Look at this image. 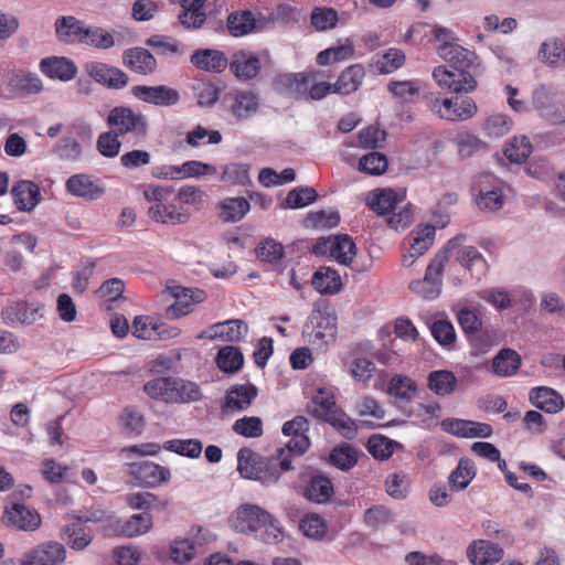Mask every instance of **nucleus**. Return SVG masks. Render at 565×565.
Listing matches in <instances>:
<instances>
[{
  "label": "nucleus",
  "mask_w": 565,
  "mask_h": 565,
  "mask_svg": "<svg viewBox=\"0 0 565 565\" xmlns=\"http://www.w3.org/2000/svg\"><path fill=\"white\" fill-rule=\"evenodd\" d=\"M201 545L198 537L175 540L171 545V558L179 564L188 563L194 557Z\"/></svg>",
  "instance_id": "50"
},
{
  "label": "nucleus",
  "mask_w": 565,
  "mask_h": 565,
  "mask_svg": "<svg viewBox=\"0 0 565 565\" xmlns=\"http://www.w3.org/2000/svg\"><path fill=\"white\" fill-rule=\"evenodd\" d=\"M173 377H157L148 381L143 390L146 394L164 403H173Z\"/></svg>",
  "instance_id": "48"
},
{
  "label": "nucleus",
  "mask_w": 565,
  "mask_h": 565,
  "mask_svg": "<svg viewBox=\"0 0 565 565\" xmlns=\"http://www.w3.org/2000/svg\"><path fill=\"white\" fill-rule=\"evenodd\" d=\"M470 354L478 356L488 353L494 345L498 344V337L494 331L483 330L475 332L470 339Z\"/></svg>",
  "instance_id": "58"
},
{
  "label": "nucleus",
  "mask_w": 565,
  "mask_h": 565,
  "mask_svg": "<svg viewBox=\"0 0 565 565\" xmlns=\"http://www.w3.org/2000/svg\"><path fill=\"white\" fill-rule=\"evenodd\" d=\"M248 333V327L241 319L226 320L210 326L198 335V339L222 340L225 342H238Z\"/></svg>",
  "instance_id": "14"
},
{
  "label": "nucleus",
  "mask_w": 565,
  "mask_h": 565,
  "mask_svg": "<svg viewBox=\"0 0 565 565\" xmlns=\"http://www.w3.org/2000/svg\"><path fill=\"white\" fill-rule=\"evenodd\" d=\"M478 195L477 206L482 212H495L503 207L505 196L502 183L490 174L480 175L476 182Z\"/></svg>",
  "instance_id": "9"
},
{
  "label": "nucleus",
  "mask_w": 565,
  "mask_h": 565,
  "mask_svg": "<svg viewBox=\"0 0 565 565\" xmlns=\"http://www.w3.org/2000/svg\"><path fill=\"white\" fill-rule=\"evenodd\" d=\"M191 63L203 71L222 73L228 64L225 54L217 50H198L191 56Z\"/></svg>",
  "instance_id": "32"
},
{
  "label": "nucleus",
  "mask_w": 565,
  "mask_h": 565,
  "mask_svg": "<svg viewBox=\"0 0 565 565\" xmlns=\"http://www.w3.org/2000/svg\"><path fill=\"white\" fill-rule=\"evenodd\" d=\"M259 108V96L252 90H238L231 105V113L238 120H246L254 116Z\"/></svg>",
  "instance_id": "35"
},
{
  "label": "nucleus",
  "mask_w": 565,
  "mask_h": 565,
  "mask_svg": "<svg viewBox=\"0 0 565 565\" xmlns=\"http://www.w3.org/2000/svg\"><path fill=\"white\" fill-rule=\"evenodd\" d=\"M130 473L140 484L149 488H156L168 482L171 475L168 468L152 461L131 463Z\"/></svg>",
  "instance_id": "18"
},
{
  "label": "nucleus",
  "mask_w": 565,
  "mask_h": 565,
  "mask_svg": "<svg viewBox=\"0 0 565 565\" xmlns=\"http://www.w3.org/2000/svg\"><path fill=\"white\" fill-rule=\"evenodd\" d=\"M436 51L444 61L450 63L455 68H465L472 63L473 53L462 47L457 41L447 44H439Z\"/></svg>",
  "instance_id": "39"
},
{
  "label": "nucleus",
  "mask_w": 565,
  "mask_h": 565,
  "mask_svg": "<svg viewBox=\"0 0 565 565\" xmlns=\"http://www.w3.org/2000/svg\"><path fill=\"white\" fill-rule=\"evenodd\" d=\"M405 63V54L399 49H388L385 53L376 55L375 66L382 74H391Z\"/></svg>",
  "instance_id": "52"
},
{
  "label": "nucleus",
  "mask_w": 565,
  "mask_h": 565,
  "mask_svg": "<svg viewBox=\"0 0 565 565\" xmlns=\"http://www.w3.org/2000/svg\"><path fill=\"white\" fill-rule=\"evenodd\" d=\"M365 201L372 211L388 216L396 209L398 198L391 189H376L367 193Z\"/></svg>",
  "instance_id": "36"
},
{
  "label": "nucleus",
  "mask_w": 565,
  "mask_h": 565,
  "mask_svg": "<svg viewBox=\"0 0 565 565\" xmlns=\"http://www.w3.org/2000/svg\"><path fill=\"white\" fill-rule=\"evenodd\" d=\"M192 89L198 104L201 107H211L218 99V88L209 81L198 79L193 83Z\"/></svg>",
  "instance_id": "59"
},
{
  "label": "nucleus",
  "mask_w": 565,
  "mask_h": 565,
  "mask_svg": "<svg viewBox=\"0 0 565 565\" xmlns=\"http://www.w3.org/2000/svg\"><path fill=\"white\" fill-rule=\"evenodd\" d=\"M387 158L383 153L373 151L360 159L358 169L370 175H381L387 170Z\"/></svg>",
  "instance_id": "57"
},
{
  "label": "nucleus",
  "mask_w": 565,
  "mask_h": 565,
  "mask_svg": "<svg viewBox=\"0 0 565 565\" xmlns=\"http://www.w3.org/2000/svg\"><path fill=\"white\" fill-rule=\"evenodd\" d=\"M467 557L473 565H490L503 557V550L487 540H476L467 548Z\"/></svg>",
  "instance_id": "23"
},
{
  "label": "nucleus",
  "mask_w": 565,
  "mask_h": 565,
  "mask_svg": "<svg viewBox=\"0 0 565 565\" xmlns=\"http://www.w3.org/2000/svg\"><path fill=\"white\" fill-rule=\"evenodd\" d=\"M356 248L349 235L337 236L331 243L330 255L341 265H350L354 259Z\"/></svg>",
  "instance_id": "45"
},
{
  "label": "nucleus",
  "mask_w": 565,
  "mask_h": 565,
  "mask_svg": "<svg viewBox=\"0 0 565 565\" xmlns=\"http://www.w3.org/2000/svg\"><path fill=\"white\" fill-rule=\"evenodd\" d=\"M66 548L55 541L43 542L24 553V565H63Z\"/></svg>",
  "instance_id": "12"
},
{
  "label": "nucleus",
  "mask_w": 565,
  "mask_h": 565,
  "mask_svg": "<svg viewBox=\"0 0 565 565\" xmlns=\"http://www.w3.org/2000/svg\"><path fill=\"white\" fill-rule=\"evenodd\" d=\"M227 66L239 79L254 78L260 71V61L252 52L238 51L233 54Z\"/></svg>",
  "instance_id": "25"
},
{
  "label": "nucleus",
  "mask_w": 565,
  "mask_h": 565,
  "mask_svg": "<svg viewBox=\"0 0 565 565\" xmlns=\"http://www.w3.org/2000/svg\"><path fill=\"white\" fill-rule=\"evenodd\" d=\"M436 235V228L433 225H425L414 230L411 233L409 249L413 256L420 257L433 245Z\"/></svg>",
  "instance_id": "47"
},
{
  "label": "nucleus",
  "mask_w": 565,
  "mask_h": 565,
  "mask_svg": "<svg viewBox=\"0 0 565 565\" xmlns=\"http://www.w3.org/2000/svg\"><path fill=\"white\" fill-rule=\"evenodd\" d=\"M428 387L437 395L446 396L457 387V379L447 370L433 371L428 375Z\"/></svg>",
  "instance_id": "44"
},
{
  "label": "nucleus",
  "mask_w": 565,
  "mask_h": 565,
  "mask_svg": "<svg viewBox=\"0 0 565 565\" xmlns=\"http://www.w3.org/2000/svg\"><path fill=\"white\" fill-rule=\"evenodd\" d=\"M529 399L533 406L550 414H556L564 408L562 395L551 387L532 388Z\"/></svg>",
  "instance_id": "29"
},
{
  "label": "nucleus",
  "mask_w": 565,
  "mask_h": 565,
  "mask_svg": "<svg viewBox=\"0 0 565 565\" xmlns=\"http://www.w3.org/2000/svg\"><path fill=\"white\" fill-rule=\"evenodd\" d=\"M249 202L244 198H228L221 204V217L225 222H238L249 211Z\"/></svg>",
  "instance_id": "51"
},
{
  "label": "nucleus",
  "mask_w": 565,
  "mask_h": 565,
  "mask_svg": "<svg viewBox=\"0 0 565 565\" xmlns=\"http://www.w3.org/2000/svg\"><path fill=\"white\" fill-rule=\"evenodd\" d=\"M333 493L331 481L322 476H315L305 489V497L315 503H324L330 500Z\"/></svg>",
  "instance_id": "43"
},
{
  "label": "nucleus",
  "mask_w": 565,
  "mask_h": 565,
  "mask_svg": "<svg viewBox=\"0 0 565 565\" xmlns=\"http://www.w3.org/2000/svg\"><path fill=\"white\" fill-rule=\"evenodd\" d=\"M40 71L51 79L70 82L75 78L77 67L73 61L63 56H50L41 60Z\"/></svg>",
  "instance_id": "22"
},
{
  "label": "nucleus",
  "mask_w": 565,
  "mask_h": 565,
  "mask_svg": "<svg viewBox=\"0 0 565 565\" xmlns=\"http://www.w3.org/2000/svg\"><path fill=\"white\" fill-rule=\"evenodd\" d=\"M82 43L97 49L107 50L114 46L115 41L113 35L106 30L98 26H86Z\"/></svg>",
  "instance_id": "63"
},
{
  "label": "nucleus",
  "mask_w": 565,
  "mask_h": 565,
  "mask_svg": "<svg viewBox=\"0 0 565 565\" xmlns=\"http://www.w3.org/2000/svg\"><path fill=\"white\" fill-rule=\"evenodd\" d=\"M520 366L521 356L512 349H501L492 359V372L499 377L514 375Z\"/></svg>",
  "instance_id": "37"
},
{
  "label": "nucleus",
  "mask_w": 565,
  "mask_h": 565,
  "mask_svg": "<svg viewBox=\"0 0 565 565\" xmlns=\"http://www.w3.org/2000/svg\"><path fill=\"white\" fill-rule=\"evenodd\" d=\"M335 334V319L321 310H313L302 328L305 342L319 350L333 343Z\"/></svg>",
  "instance_id": "5"
},
{
  "label": "nucleus",
  "mask_w": 565,
  "mask_h": 565,
  "mask_svg": "<svg viewBox=\"0 0 565 565\" xmlns=\"http://www.w3.org/2000/svg\"><path fill=\"white\" fill-rule=\"evenodd\" d=\"M446 264L447 250L438 252L427 266L424 278L411 282V290L422 298L436 299L441 291V277Z\"/></svg>",
  "instance_id": "6"
},
{
  "label": "nucleus",
  "mask_w": 565,
  "mask_h": 565,
  "mask_svg": "<svg viewBox=\"0 0 565 565\" xmlns=\"http://www.w3.org/2000/svg\"><path fill=\"white\" fill-rule=\"evenodd\" d=\"M124 64L131 71L148 75L157 68V61L153 55L143 47H132L124 52Z\"/></svg>",
  "instance_id": "31"
},
{
  "label": "nucleus",
  "mask_w": 565,
  "mask_h": 565,
  "mask_svg": "<svg viewBox=\"0 0 565 565\" xmlns=\"http://www.w3.org/2000/svg\"><path fill=\"white\" fill-rule=\"evenodd\" d=\"M307 411L313 417L327 422L338 411L332 392L327 388L317 390Z\"/></svg>",
  "instance_id": "33"
},
{
  "label": "nucleus",
  "mask_w": 565,
  "mask_h": 565,
  "mask_svg": "<svg viewBox=\"0 0 565 565\" xmlns=\"http://www.w3.org/2000/svg\"><path fill=\"white\" fill-rule=\"evenodd\" d=\"M237 471L243 478L260 481L265 486L275 484L280 478L276 461L268 460L249 448L238 450Z\"/></svg>",
  "instance_id": "2"
},
{
  "label": "nucleus",
  "mask_w": 565,
  "mask_h": 565,
  "mask_svg": "<svg viewBox=\"0 0 565 565\" xmlns=\"http://www.w3.org/2000/svg\"><path fill=\"white\" fill-rule=\"evenodd\" d=\"M3 522L22 531H35L41 525V516L36 510L21 503H14L6 508Z\"/></svg>",
  "instance_id": "16"
},
{
  "label": "nucleus",
  "mask_w": 565,
  "mask_h": 565,
  "mask_svg": "<svg viewBox=\"0 0 565 565\" xmlns=\"http://www.w3.org/2000/svg\"><path fill=\"white\" fill-rule=\"evenodd\" d=\"M173 403L195 402L201 398L198 384L182 379H173Z\"/></svg>",
  "instance_id": "56"
},
{
  "label": "nucleus",
  "mask_w": 565,
  "mask_h": 565,
  "mask_svg": "<svg viewBox=\"0 0 565 565\" xmlns=\"http://www.w3.org/2000/svg\"><path fill=\"white\" fill-rule=\"evenodd\" d=\"M537 58L552 68L565 66V42L557 36L544 40L537 51Z\"/></svg>",
  "instance_id": "27"
},
{
  "label": "nucleus",
  "mask_w": 565,
  "mask_h": 565,
  "mask_svg": "<svg viewBox=\"0 0 565 565\" xmlns=\"http://www.w3.org/2000/svg\"><path fill=\"white\" fill-rule=\"evenodd\" d=\"M43 307L24 301H10L1 310L2 322L9 327L30 326L43 317Z\"/></svg>",
  "instance_id": "11"
},
{
  "label": "nucleus",
  "mask_w": 565,
  "mask_h": 565,
  "mask_svg": "<svg viewBox=\"0 0 565 565\" xmlns=\"http://www.w3.org/2000/svg\"><path fill=\"white\" fill-rule=\"evenodd\" d=\"M107 125L120 137L130 135L138 140H143L148 135L147 117L126 106L113 108L108 114Z\"/></svg>",
  "instance_id": "4"
},
{
  "label": "nucleus",
  "mask_w": 565,
  "mask_h": 565,
  "mask_svg": "<svg viewBox=\"0 0 565 565\" xmlns=\"http://www.w3.org/2000/svg\"><path fill=\"white\" fill-rule=\"evenodd\" d=\"M532 152V145L525 136L513 137L504 148L505 157L514 163L524 162Z\"/></svg>",
  "instance_id": "55"
},
{
  "label": "nucleus",
  "mask_w": 565,
  "mask_h": 565,
  "mask_svg": "<svg viewBox=\"0 0 565 565\" xmlns=\"http://www.w3.org/2000/svg\"><path fill=\"white\" fill-rule=\"evenodd\" d=\"M148 213L151 220L162 224H184L190 220V213L175 205L153 204Z\"/></svg>",
  "instance_id": "38"
},
{
  "label": "nucleus",
  "mask_w": 565,
  "mask_h": 565,
  "mask_svg": "<svg viewBox=\"0 0 565 565\" xmlns=\"http://www.w3.org/2000/svg\"><path fill=\"white\" fill-rule=\"evenodd\" d=\"M131 93L136 98L156 106H173L180 100L178 90L164 85H137L132 87Z\"/></svg>",
  "instance_id": "17"
},
{
  "label": "nucleus",
  "mask_w": 565,
  "mask_h": 565,
  "mask_svg": "<svg viewBox=\"0 0 565 565\" xmlns=\"http://www.w3.org/2000/svg\"><path fill=\"white\" fill-rule=\"evenodd\" d=\"M132 334L142 340H166L179 334L175 328L163 323H152L148 317H136L132 321Z\"/></svg>",
  "instance_id": "21"
},
{
  "label": "nucleus",
  "mask_w": 565,
  "mask_h": 565,
  "mask_svg": "<svg viewBox=\"0 0 565 565\" xmlns=\"http://www.w3.org/2000/svg\"><path fill=\"white\" fill-rule=\"evenodd\" d=\"M354 53L353 43L345 40L343 43L326 49L317 55L319 65H330L349 60Z\"/></svg>",
  "instance_id": "49"
},
{
  "label": "nucleus",
  "mask_w": 565,
  "mask_h": 565,
  "mask_svg": "<svg viewBox=\"0 0 565 565\" xmlns=\"http://www.w3.org/2000/svg\"><path fill=\"white\" fill-rule=\"evenodd\" d=\"M330 461L341 470H349L356 465V451L349 445H341L331 451Z\"/></svg>",
  "instance_id": "64"
},
{
  "label": "nucleus",
  "mask_w": 565,
  "mask_h": 565,
  "mask_svg": "<svg viewBox=\"0 0 565 565\" xmlns=\"http://www.w3.org/2000/svg\"><path fill=\"white\" fill-rule=\"evenodd\" d=\"M311 284L321 295H334L339 292L342 287L339 274L329 267L317 270L312 276Z\"/></svg>",
  "instance_id": "41"
},
{
  "label": "nucleus",
  "mask_w": 565,
  "mask_h": 565,
  "mask_svg": "<svg viewBox=\"0 0 565 565\" xmlns=\"http://www.w3.org/2000/svg\"><path fill=\"white\" fill-rule=\"evenodd\" d=\"M14 204L20 211L31 212L40 202V188L32 181L21 180L11 190Z\"/></svg>",
  "instance_id": "28"
},
{
  "label": "nucleus",
  "mask_w": 565,
  "mask_h": 565,
  "mask_svg": "<svg viewBox=\"0 0 565 565\" xmlns=\"http://www.w3.org/2000/svg\"><path fill=\"white\" fill-rule=\"evenodd\" d=\"M441 97L440 93H429L426 95V105L428 109L438 118L448 121H465L472 118L478 107L472 98Z\"/></svg>",
  "instance_id": "1"
},
{
  "label": "nucleus",
  "mask_w": 565,
  "mask_h": 565,
  "mask_svg": "<svg viewBox=\"0 0 565 565\" xmlns=\"http://www.w3.org/2000/svg\"><path fill=\"white\" fill-rule=\"evenodd\" d=\"M285 535L280 521L271 513L266 511L262 521V529L256 533V537L268 544H277L282 541Z\"/></svg>",
  "instance_id": "46"
},
{
  "label": "nucleus",
  "mask_w": 565,
  "mask_h": 565,
  "mask_svg": "<svg viewBox=\"0 0 565 565\" xmlns=\"http://www.w3.org/2000/svg\"><path fill=\"white\" fill-rule=\"evenodd\" d=\"M322 78V72L309 71L281 75L278 77V84L295 94L308 89L311 99L320 100L329 94H335L332 84Z\"/></svg>",
  "instance_id": "3"
},
{
  "label": "nucleus",
  "mask_w": 565,
  "mask_h": 565,
  "mask_svg": "<svg viewBox=\"0 0 565 565\" xmlns=\"http://www.w3.org/2000/svg\"><path fill=\"white\" fill-rule=\"evenodd\" d=\"M433 78L438 87L448 93H469L477 87V81L465 68L449 71L447 67L439 65L433 70Z\"/></svg>",
  "instance_id": "8"
},
{
  "label": "nucleus",
  "mask_w": 565,
  "mask_h": 565,
  "mask_svg": "<svg viewBox=\"0 0 565 565\" xmlns=\"http://www.w3.org/2000/svg\"><path fill=\"white\" fill-rule=\"evenodd\" d=\"M476 476V467L469 458H461L457 468L449 475L448 481L451 490L466 489Z\"/></svg>",
  "instance_id": "42"
},
{
  "label": "nucleus",
  "mask_w": 565,
  "mask_h": 565,
  "mask_svg": "<svg viewBox=\"0 0 565 565\" xmlns=\"http://www.w3.org/2000/svg\"><path fill=\"white\" fill-rule=\"evenodd\" d=\"M55 156L64 161L75 162L81 159L83 149L73 137H63L54 148Z\"/></svg>",
  "instance_id": "61"
},
{
  "label": "nucleus",
  "mask_w": 565,
  "mask_h": 565,
  "mask_svg": "<svg viewBox=\"0 0 565 565\" xmlns=\"http://www.w3.org/2000/svg\"><path fill=\"white\" fill-rule=\"evenodd\" d=\"M84 70L95 82L113 89L124 88L128 83L126 73L102 62H87Z\"/></svg>",
  "instance_id": "15"
},
{
  "label": "nucleus",
  "mask_w": 565,
  "mask_h": 565,
  "mask_svg": "<svg viewBox=\"0 0 565 565\" xmlns=\"http://www.w3.org/2000/svg\"><path fill=\"white\" fill-rule=\"evenodd\" d=\"M365 77L363 65L353 64L344 68L332 87L335 94L349 95L356 92Z\"/></svg>",
  "instance_id": "34"
},
{
  "label": "nucleus",
  "mask_w": 565,
  "mask_h": 565,
  "mask_svg": "<svg viewBox=\"0 0 565 565\" xmlns=\"http://www.w3.org/2000/svg\"><path fill=\"white\" fill-rule=\"evenodd\" d=\"M65 186L71 195L86 200H96L104 193L103 186L85 173L71 175Z\"/></svg>",
  "instance_id": "24"
},
{
  "label": "nucleus",
  "mask_w": 565,
  "mask_h": 565,
  "mask_svg": "<svg viewBox=\"0 0 565 565\" xmlns=\"http://www.w3.org/2000/svg\"><path fill=\"white\" fill-rule=\"evenodd\" d=\"M308 428V420L303 416H297L284 424L281 429L284 435L291 436L286 445L288 452L300 456L308 449L310 441L305 435Z\"/></svg>",
  "instance_id": "20"
},
{
  "label": "nucleus",
  "mask_w": 565,
  "mask_h": 565,
  "mask_svg": "<svg viewBox=\"0 0 565 565\" xmlns=\"http://www.w3.org/2000/svg\"><path fill=\"white\" fill-rule=\"evenodd\" d=\"M266 510L256 504H242L231 515L230 524L236 532L254 534L262 529Z\"/></svg>",
  "instance_id": "13"
},
{
  "label": "nucleus",
  "mask_w": 565,
  "mask_h": 565,
  "mask_svg": "<svg viewBox=\"0 0 565 565\" xmlns=\"http://www.w3.org/2000/svg\"><path fill=\"white\" fill-rule=\"evenodd\" d=\"M466 236L457 235L450 239L440 252L447 250V260L449 254H454L456 260L467 270L476 276H481L487 269V262L481 253L473 246L463 245Z\"/></svg>",
  "instance_id": "7"
},
{
  "label": "nucleus",
  "mask_w": 565,
  "mask_h": 565,
  "mask_svg": "<svg viewBox=\"0 0 565 565\" xmlns=\"http://www.w3.org/2000/svg\"><path fill=\"white\" fill-rule=\"evenodd\" d=\"M56 38L64 43H82L86 26L73 15H62L54 23Z\"/></svg>",
  "instance_id": "30"
},
{
  "label": "nucleus",
  "mask_w": 565,
  "mask_h": 565,
  "mask_svg": "<svg viewBox=\"0 0 565 565\" xmlns=\"http://www.w3.org/2000/svg\"><path fill=\"white\" fill-rule=\"evenodd\" d=\"M416 392V383L403 375L393 376L390 381L388 393L403 401H409Z\"/></svg>",
  "instance_id": "62"
},
{
  "label": "nucleus",
  "mask_w": 565,
  "mask_h": 565,
  "mask_svg": "<svg viewBox=\"0 0 565 565\" xmlns=\"http://www.w3.org/2000/svg\"><path fill=\"white\" fill-rule=\"evenodd\" d=\"M563 95L554 87L541 85L533 92V105L540 115L547 119H558L554 116L553 110L561 102Z\"/></svg>",
  "instance_id": "26"
},
{
  "label": "nucleus",
  "mask_w": 565,
  "mask_h": 565,
  "mask_svg": "<svg viewBox=\"0 0 565 565\" xmlns=\"http://www.w3.org/2000/svg\"><path fill=\"white\" fill-rule=\"evenodd\" d=\"M152 525V516L149 513L131 515L128 520H117L116 531L118 534L132 537L147 533Z\"/></svg>",
  "instance_id": "40"
},
{
  "label": "nucleus",
  "mask_w": 565,
  "mask_h": 565,
  "mask_svg": "<svg viewBox=\"0 0 565 565\" xmlns=\"http://www.w3.org/2000/svg\"><path fill=\"white\" fill-rule=\"evenodd\" d=\"M256 396L257 388L252 384L233 385L226 392L222 411L224 414L243 412L249 407Z\"/></svg>",
  "instance_id": "19"
},
{
  "label": "nucleus",
  "mask_w": 565,
  "mask_h": 565,
  "mask_svg": "<svg viewBox=\"0 0 565 565\" xmlns=\"http://www.w3.org/2000/svg\"><path fill=\"white\" fill-rule=\"evenodd\" d=\"M227 28L234 36H242L255 28V19L248 11L234 12L227 19Z\"/></svg>",
  "instance_id": "60"
},
{
  "label": "nucleus",
  "mask_w": 565,
  "mask_h": 565,
  "mask_svg": "<svg viewBox=\"0 0 565 565\" xmlns=\"http://www.w3.org/2000/svg\"><path fill=\"white\" fill-rule=\"evenodd\" d=\"M243 354L235 347H224L217 353V366L226 373L237 372L243 366Z\"/></svg>",
  "instance_id": "54"
},
{
  "label": "nucleus",
  "mask_w": 565,
  "mask_h": 565,
  "mask_svg": "<svg viewBox=\"0 0 565 565\" xmlns=\"http://www.w3.org/2000/svg\"><path fill=\"white\" fill-rule=\"evenodd\" d=\"M166 450L175 452L189 458H199L203 450V445L199 439H171L164 443Z\"/></svg>",
  "instance_id": "53"
},
{
  "label": "nucleus",
  "mask_w": 565,
  "mask_h": 565,
  "mask_svg": "<svg viewBox=\"0 0 565 565\" xmlns=\"http://www.w3.org/2000/svg\"><path fill=\"white\" fill-rule=\"evenodd\" d=\"M166 291L174 298V302L166 311L170 319H178L190 313L194 303H200L206 298L205 292L201 289L184 288L174 284L167 285Z\"/></svg>",
  "instance_id": "10"
}]
</instances>
